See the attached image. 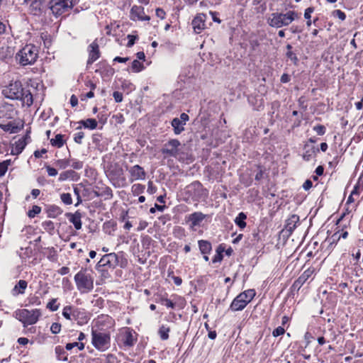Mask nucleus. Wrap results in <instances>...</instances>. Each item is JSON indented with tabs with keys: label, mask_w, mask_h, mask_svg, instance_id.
<instances>
[{
	"label": "nucleus",
	"mask_w": 363,
	"mask_h": 363,
	"mask_svg": "<svg viewBox=\"0 0 363 363\" xmlns=\"http://www.w3.org/2000/svg\"><path fill=\"white\" fill-rule=\"evenodd\" d=\"M2 94L12 100H20L23 104L30 106L33 104V95L29 90L23 88L20 81L11 82L2 89Z\"/></svg>",
	"instance_id": "1"
},
{
	"label": "nucleus",
	"mask_w": 363,
	"mask_h": 363,
	"mask_svg": "<svg viewBox=\"0 0 363 363\" xmlns=\"http://www.w3.org/2000/svg\"><path fill=\"white\" fill-rule=\"evenodd\" d=\"M99 323V320H98L96 322V325L91 328V343L96 350L104 352L110 347L111 335L107 330L96 328Z\"/></svg>",
	"instance_id": "2"
},
{
	"label": "nucleus",
	"mask_w": 363,
	"mask_h": 363,
	"mask_svg": "<svg viewBox=\"0 0 363 363\" xmlns=\"http://www.w3.org/2000/svg\"><path fill=\"white\" fill-rule=\"evenodd\" d=\"M38 57V48L28 44L21 49L16 55V60L21 66L33 65Z\"/></svg>",
	"instance_id": "3"
},
{
	"label": "nucleus",
	"mask_w": 363,
	"mask_h": 363,
	"mask_svg": "<svg viewBox=\"0 0 363 363\" xmlns=\"http://www.w3.org/2000/svg\"><path fill=\"white\" fill-rule=\"evenodd\" d=\"M298 18V13L294 11H289L285 13H273L267 18L268 24L273 28H279L287 26Z\"/></svg>",
	"instance_id": "4"
},
{
	"label": "nucleus",
	"mask_w": 363,
	"mask_h": 363,
	"mask_svg": "<svg viewBox=\"0 0 363 363\" xmlns=\"http://www.w3.org/2000/svg\"><path fill=\"white\" fill-rule=\"evenodd\" d=\"M74 281L81 294L89 293L94 289V277L85 269H82L75 274Z\"/></svg>",
	"instance_id": "5"
},
{
	"label": "nucleus",
	"mask_w": 363,
	"mask_h": 363,
	"mask_svg": "<svg viewBox=\"0 0 363 363\" xmlns=\"http://www.w3.org/2000/svg\"><path fill=\"white\" fill-rule=\"evenodd\" d=\"M255 294L254 289H248L240 293L233 299L230 309L232 311H242L253 299Z\"/></svg>",
	"instance_id": "6"
},
{
	"label": "nucleus",
	"mask_w": 363,
	"mask_h": 363,
	"mask_svg": "<svg viewBox=\"0 0 363 363\" xmlns=\"http://www.w3.org/2000/svg\"><path fill=\"white\" fill-rule=\"evenodd\" d=\"M40 315L41 312L39 309H34L31 311L28 309H20L15 312L16 318L23 324L27 325L35 324Z\"/></svg>",
	"instance_id": "7"
},
{
	"label": "nucleus",
	"mask_w": 363,
	"mask_h": 363,
	"mask_svg": "<svg viewBox=\"0 0 363 363\" xmlns=\"http://www.w3.org/2000/svg\"><path fill=\"white\" fill-rule=\"evenodd\" d=\"M79 0H51L50 9L55 16H60L69 11Z\"/></svg>",
	"instance_id": "8"
},
{
	"label": "nucleus",
	"mask_w": 363,
	"mask_h": 363,
	"mask_svg": "<svg viewBox=\"0 0 363 363\" xmlns=\"http://www.w3.org/2000/svg\"><path fill=\"white\" fill-rule=\"evenodd\" d=\"M180 145L181 143L177 139H171L163 145L161 152L165 157H176L179 154Z\"/></svg>",
	"instance_id": "9"
},
{
	"label": "nucleus",
	"mask_w": 363,
	"mask_h": 363,
	"mask_svg": "<svg viewBox=\"0 0 363 363\" xmlns=\"http://www.w3.org/2000/svg\"><path fill=\"white\" fill-rule=\"evenodd\" d=\"M118 256L116 253H108L101 258L96 264V269H99L101 267L115 268L118 264Z\"/></svg>",
	"instance_id": "10"
},
{
	"label": "nucleus",
	"mask_w": 363,
	"mask_h": 363,
	"mask_svg": "<svg viewBox=\"0 0 363 363\" xmlns=\"http://www.w3.org/2000/svg\"><path fill=\"white\" fill-rule=\"evenodd\" d=\"M189 120V116L185 113H182L179 118H174L172 121L171 124L175 135H179L184 130V125Z\"/></svg>",
	"instance_id": "11"
},
{
	"label": "nucleus",
	"mask_w": 363,
	"mask_h": 363,
	"mask_svg": "<svg viewBox=\"0 0 363 363\" xmlns=\"http://www.w3.org/2000/svg\"><path fill=\"white\" fill-rule=\"evenodd\" d=\"M130 19L133 21H149L150 18L145 15L143 6L135 5L130 10Z\"/></svg>",
	"instance_id": "12"
},
{
	"label": "nucleus",
	"mask_w": 363,
	"mask_h": 363,
	"mask_svg": "<svg viewBox=\"0 0 363 363\" xmlns=\"http://www.w3.org/2000/svg\"><path fill=\"white\" fill-rule=\"evenodd\" d=\"M206 15L204 13L197 14L191 22L193 29L197 34L200 33L206 28Z\"/></svg>",
	"instance_id": "13"
},
{
	"label": "nucleus",
	"mask_w": 363,
	"mask_h": 363,
	"mask_svg": "<svg viewBox=\"0 0 363 363\" xmlns=\"http://www.w3.org/2000/svg\"><path fill=\"white\" fill-rule=\"evenodd\" d=\"M130 174V180H144L146 177V173L144 169L138 164L131 167L129 169Z\"/></svg>",
	"instance_id": "14"
},
{
	"label": "nucleus",
	"mask_w": 363,
	"mask_h": 363,
	"mask_svg": "<svg viewBox=\"0 0 363 363\" xmlns=\"http://www.w3.org/2000/svg\"><path fill=\"white\" fill-rule=\"evenodd\" d=\"M314 270L308 269L294 282L291 288L294 291H298L303 284L313 274Z\"/></svg>",
	"instance_id": "15"
},
{
	"label": "nucleus",
	"mask_w": 363,
	"mask_h": 363,
	"mask_svg": "<svg viewBox=\"0 0 363 363\" xmlns=\"http://www.w3.org/2000/svg\"><path fill=\"white\" fill-rule=\"evenodd\" d=\"M100 57V52L99 45L96 42H93L89 46V59L87 65H91L94 62Z\"/></svg>",
	"instance_id": "16"
},
{
	"label": "nucleus",
	"mask_w": 363,
	"mask_h": 363,
	"mask_svg": "<svg viewBox=\"0 0 363 363\" xmlns=\"http://www.w3.org/2000/svg\"><path fill=\"white\" fill-rule=\"evenodd\" d=\"M303 159L306 161H310L314 158L317 153L319 152V149L314 145L306 143L303 148Z\"/></svg>",
	"instance_id": "17"
},
{
	"label": "nucleus",
	"mask_w": 363,
	"mask_h": 363,
	"mask_svg": "<svg viewBox=\"0 0 363 363\" xmlns=\"http://www.w3.org/2000/svg\"><path fill=\"white\" fill-rule=\"evenodd\" d=\"M73 320L77 321L78 324L82 325L87 323L89 317L84 309L74 308L72 314Z\"/></svg>",
	"instance_id": "18"
},
{
	"label": "nucleus",
	"mask_w": 363,
	"mask_h": 363,
	"mask_svg": "<svg viewBox=\"0 0 363 363\" xmlns=\"http://www.w3.org/2000/svg\"><path fill=\"white\" fill-rule=\"evenodd\" d=\"M30 139L28 135H25L24 137L21 138L15 143V146L13 147L11 150V153L13 155H18L20 154L23 150L25 148L26 145L28 143V140Z\"/></svg>",
	"instance_id": "19"
},
{
	"label": "nucleus",
	"mask_w": 363,
	"mask_h": 363,
	"mask_svg": "<svg viewBox=\"0 0 363 363\" xmlns=\"http://www.w3.org/2000/svg\"><path fill=\"white\" fill-rule=\"evenodd\" d=\"M206 218V215L201 212H194L188 216V220L191 222V226H199L201 222Z\"/></svg>",
	"instance_id": "20"
},
{
	"label": "nucleus",
	"mask_w": 363,
	"mask_h": 363,
	"mask_svg": "<svg viewBox=\"0 0 363 363\" xmlns=\"http://www.w3.org/2000/svg\"><path fill=\"white\" fill-rule=\"evenodd\" d=\"M67 216L69 218V222H71L77 230L82 228V215L79 211H76L74 213H67Z\"/></svg>",
	"instance_id": "21"
},
{
	"label": "nucleus",
	"mask_w": 363,
	"mask_h": 363,
	"mask_svg": "<svg viewBox=\"0 0 363 363\" xmlns=\"http://www.w3.org/2000/svg\"><path fill=\"white\" fill-rule=\"evenodd\" d=\"M299 222V216L297 215H291L286 220V229L289 233H292L296 227V224Z\"/></svg>",
	"instance_id": "22"
},
{
	"label": "nucleus",
	"mask_w": 363,
	"mask_h": 363,
	"mask_svg": "<svg viewBox=\"0 0 363 363\" xmlns=\"http://www.w3.org/2000/svg\"><path fill=\"white\" fill-rule=\"evenodd\" d=\"M27 285L28 284L25 280L18 281V284L12 289V294L16 296L24 294Z\"/></svg>",
	"instance_id": "23"
},
{
	"label": "nucleus",
	"mask_w": 363,
	"mask_h": 363,
	"mask_svg": "<svg viewBox=\"0 0 363 363\" xmlns=\"http://www.w3.org/2000/svg\"><path fill=\"white\" fill-rule=\"evenodd\" d=\"M199 247L203 255H208L211 252L212 247L210 242L201 240L199 241Z\"/></svg>",
	"instance_id": "24"
},
{
	"label": "nucleus",
	"mask_w": 363,
	"mask_h": 363,
	"mask_svg": "<svg viewBox=\"0 0 363 363\" xmlns=\"http://www.w3.org/2000/svg\"><path fill=\"white\" fill-rule=\"evenodd\" d=\"M62 213V210L57 206L51 205L48 208V215L50 218H56Z\"/></svg>",
	"instance_id": "25"
},
{
	"label": "nucleus",
	"mask_w": 363,
	"mask_h": 363,
	"mask_svg": "<svg viewBox=\"0 0 363 363\" xmlns=\"http://www.w3.org/2000/svg\"><path fill=\"white\" fill-rule=\"evenodd\" d=\"M84 128L89 130H94L97 128V121L94 118H88L86 120H82L79 122Z\"/></svg>",
	"instance_id": "26"
},
{
	"label": "nucleus",
	"mask_w": 363,
	"mask_h": 363,
	"mask_svg": "<svg viewBox=\"0 0 363 363\" xmlns=\"http://www.w3.org/2000/svg\"><path fill=\"white\" fill-rule=\"evenodd\" d=\"M170 328L166 325H162L158 330V335L161 340H167L169 338Z\"/></svg>",
	"instance_id": "27"
},
{
	"label": "nucleus",
	"mask_w": 363,
	"mask_h": 363,
	"mask_svg": "<svg viewBox=\"0 0 363 363\" xmlns=\"http://www.w3.org/2000/svg\"><path fill=\"white\" fill-rule=\"evenodd\" d=\"M246 218L247 216L243 212H240L235 218V223L240 228L243 229L246 227Z\"/></svg>",
	"instance_id": "28"
},
{
	"label": "nucleus",
	"mask_w": 363,
	"mask_h": 363,
	"mask_svg": "<svg viewBox=\"0 0 363 363\" xmlns=\"http://www.w3.org/2000/svg\"><path fill=\"white\" fill-rule=\"evenodd\" d=\"M50 143L54 147H57L58 148L62 147L65 144L63 135L61 134L56 135L55 138L50 140Z\"/></svg>",
	"instance_id": "29"
},
{
	"label": "nucleus",
	"mask_w": 363,
	"mask_h": 363,
	"mask_svg": "<svg viewBox=\"0 0 363 363\" xmlns=\"http://www.w3.org/2000/svg\"><path fill=\"white\" fill-rule=\"evenodd\" d=\"M73 311H74V308L71 306H66L64 307L62 310V315L67 320H73L72 314Z\"/></svg>",
	"instance_id": "30"
},
{
	"label": "nucleus",
	"mask_w": 363,
	"mask_h": 363,
	"mask_svg": "<svg viewBox=\"0 0 363 363\" xmlns=\"http://www.w3.org/2000/svg\"><path fill=\"white\" fill-rule=\"evenodd\" d=\"M287 52L286 53V57L291 61L294 65H296L298 62V59L296 55L291 51L292 46L289 44L286 45Z\"/></svg>",
	"instance_id": "31"
},
{
	"label": "nucleus",
	"mask_w": 363,
	"mask_h": 363,
	"mask_svg": "<svg viewBox=\"0 0 363 363\" xmlns=\"http://www.w3.org/2000/svg\"><path fill=\"white\" fill-rule=\"evenodd\" d=\"M145 189V185L140 184H135L132 186L131 191L134 196H138L144 192Z\"/></svg>",
	"instance_id": "32"
},
{
	"label": "nucleus",
	"mask_w": 363,
	"mask_h": 363,
	"mask_svg": "<svg viewBox=\"0 0 363 363\" xmlns=\"http://www.w3.org/2000/svg\"><path fill=\"white\" fill-rule=\"evenodd\" d=\"M75 172L73 170H67L60 173L58 180L60 182H64L69 178L73 177L75 175Z\"/></svg>",
	"instance_id": "33"
},
{
	"label": "nucleus",
	"mask_w": 363,
	"mask_h": 363,
	"mask_svg": "<svg viewBox=\"0 0 363 363\" xmlns=\"http://www.w3.org/2000/svg\"><path fill=\"white\" fill-rule=\"evenodd\" d=\"M55 353L60 360H67V356L65 355V351L61 346H57L55 347Z\"/></svg>",
	"instance_id": "34"
},
{
	"label": "nucleus",
	"mask_w": 363,
	"mask_h": 363,
	"mask_svg": "<svg viewBox=\"0 0 363 363\" xmlns=\"http://www.w3.org/2000/svg\"><path fill=\"white\" fill-rule=\"evenodd\" d=\"M60 199L65 205H71L72 203V196L69 193H62L60 195Z\"/></svg>",
	"instance_id": "35"
},
{
	"label": "nucleus",
	"mask_w": 363,
	"mask_h": 363,
	"mask_svg": "<svg viewBox=\"0 0 363 363\" xmlns=\"http://www.w3.org/2000/svg\"><path fill=\"white\" fill-rule=\"evenodd\" d=\"M57 298L51 299L47 304V308L51 311H56L58 310L60 305L57 303Z\"/></svg>",
	"instance_id": "36"
},
{
	"label": "nucleus",
	"mask_w": 363,
	"mask_h": 363,
	"mask_svg": "<svg viewBox=\"0 0 363 363\" xmlns=\"http://www.w3.org/2000/svg\"><path fill=\"white\" fill-rule=\"evenodd\" d=\"M132 69L135 72H140L143 68V65L138 60H135L132 62Z\"/></svg>",
	"instance_id": "37"
},
{
	"label": "nucleus",
	"mask_w": 363,
	"mask_h": 363,
	"mask_svg": "<svg viewBox=\"0 0 363 363\" xmlns=\"http://www.w3.org/2000/svg\"><path fill=\"white\" fill-rule=\"evenodd\" d=\"M41 212V208L38 206H33L32 209L28 212V216L29 218H34L36 215L39 214Z\"/></svg>",
	"instance_id": "38"
},
{
	"label": "nucleus",
	"mask_w": 363,
	"mask_h": 363,
	"mask_svg": "<svg viewBox=\"0 0 363 363\" xmlns=\"http://www.w3.org/2000/svg\"><path fill=\"white\" fill-rule=\"evenodd\" d=\"M9 164L10 160H6L0 162V177H2L6 174Z\"/></svg>",
	"instance_id": "39"
},
{
	"label": "nucleus",
	"mask_w": 363,
	"mask_h": 363,
	"mask_svg": "<svg viewBox=\"0 0 363 363\" xmlns=\"http://www.w3.org/2000/svg\"><path fill=\"white\" fill-rule=\"evenodd\" d=\"M70 161L69 160H58L55 162L57 167L60 169H65L69 166Z\"/></svg>",
	"instance_id": "40"
},
{
	"label": "nucleus",
	"mask_w": 363,
	"mask_h": 363,
	"mask_svg": "<svg viewBox=\"0 0 363 363\" xmlns=\"http://www.w3.org/2000/svg\"><path fill=\"white\" fill-rule=\"evenodd\" d=\"M160 302L162 304L165 305L168 308H174V307H175L174 303H173L171 300H169L164 296L160 298Z\"/></svg>",
	"instance_id": "41"
},
{
	"label": "nucleus",
	"mask_w": 363,
	"mask_h": 363,
	"mask_svg": "<svg viewBox=\"0 0 363 363\" xmlns=\"http://www.w3.org/2000/svg\"><path fill=\"white\" fill-rule=\"evenodd\" d=\"M313 9L311 7H309L305 10L304 13V18L307 19L306 25L308 26H311V14L313 13Z\"/></svg>",
	"instance_id": "42"
},
{
	"label": "nucleus",
	"mask_w": 363,
	"mask_h": 363,
	"mask_svg": "<svg viewBox=\"0 0 363 363\" xmlns=\"http://www.w3.org/2000/svg\"><path fill=\"white\" fill-rule=\"evenodd\" d=\"M124 344L126 346H133L134 345V340L131 333H128L126 334Z\"/></svg>",
	"instance_id": "43"
},
{
	"label": "nucleus",
	"mask_w": 363,
	"mask_h": 363,
	"mask_svg": "<svg viewBox=\"0 0 363 363\" xmlns=\"http://www.w3.org/2000/svg\"><path fill=\"white\" fill-rule=\"evenodd\" d=\"M69 161L72 162L71 164L69 163V165H71L73 169H81L83 167V162L79 160H71Z\"/></svg>",
	"instance_id": "44"
},
{
	"label": "nucleus",
	"mask_w": 363,
	"mask_h": 363,
	"mask_svg": "<svg viewBox=\"0 0 363 363\" xmlns=\"http://www.w3.org/2000/svg\"><path fill=\"white\" fill-rule=\"evenodd\" d=\"M313 130L315 131L318 135H323L325 133V127L323 125H317L313 127Z\"/></svg>",
	"instance_id": "45"
},
{
	"label": "nucleus",
	"mask_w": 363,
	"mask_h": 363,
	"mask_svg": "<svg viewBox=\"0 0 363 363\" xmlns=\"http://www.w3.org/2000/svg\"><path fill=\"white\" fill-rule=\"evenodd\" d=\"M50 330L53 334H58L61 330V324L59 323H53L50 327Z\"/></svg>",
	"instance_id": "46"
},
{
	"label": "nucleus",
	"mask_w": 363,
	"mask_h": 363,
	"mask_svg": "<svg viewBox=\"0 0 363 363\" xmlns=\"http://www.w3.org/2000/svg\"><path fill=\"white\" fill-rule=\"evenodd\" d=\"M347 235L348 233L347 231H345L340 235L337 233H335L332 235L331 239L333 240V242H334L335 240H340V238L345 239L347 238Z\"/></svg>",
	"instance_id": "47"
},
{
	"label": "nucleus",
	"mask_w": 363,
	"mask_h": 363,
	"mask_svg": "<svg viewBox=\"0 0 363 363\" xmlns=\"http://www.w3.org/2000/svg\"><path fill=\"white\" fill-rule=\"evenodd\" d=\"M333 16L338 18L341 21H344L346 18L345 13L339 9L335 10L333 12Z\"/></svg>",
	"instance_id": "48"
},
{
	"label": "nucleus",
	"mask_w": 363,
	"mask_h": 363,
	"mask_svg": "<svg viewBox=\"0 0 363 363\" xmlns=\"http://www.w3.org/2000/svg\"><path fill=\"white\" fill-rule=\"evenodd\" d=\"M285 333V330L281 326H279L277 328H275L273 332L272 335L274 337H278L281 335H283Z\"/></svg>",
	"instance_id": "49"
},
{
	"label": "nucleus",
	"mask_w": 363,
	"mask_h": 363,
	"mask_svg": "<svg viewBox=\"0 0 363 363\" xmlns=\"http://www.w3.org/2000/svg\"><path fill=\"white\" fill-rule=\"evenodd\" d=\"M84 134L83 132H78L76 134H74V140L75 143L78 144L82 143V140L84 138Z\"/></svg>",
	"instance_id": "50"
},
{
	"label": "nucleus",
	"mask_w": 363,
	"mask_h": 363,
	"mask_svg": "<svg viewBox=\"0 0 363 363\" xmlns=\"http://www.w3.org/2000/svg\"><path fill=\"white\" fill-rule=\"evenodd\" d=\"M189 189H190V190L191 189H194V190H201L202 189V185L200 182H194L192 184H191L189 186H188Z\"/></svg>",
	"instance_id": "51"
},
{
	"label": "nucleus",
	"mask_w": 363,
	"mask_h": 363,
	"mask_svg": "<svg viewBox=\"0 0 363 363\" xmlns=\"http://www.w3.org/2000/svg\"><path fill=\"white\" fill-rule=\"evenodd\" d=\"M23 2L26 4L30 3V6L33 8H35V9H39L40 3L37 0H23Z\"/></svg>",
	"instance_id": "52"
},
{
	"label": "nucleus",
	"mask_w": 363,
	"mask_h": 363,
	"mask_svg": "<svg viewBox=\"0 0 363 363\" xmlns=\"http://www.w3.org/2000/svg\"><path fill=\"white\" fill-rule=\"evenodd\" d=\"M113 96L116 103H120L123 101V94L119 91H114L113 93Z\"/></svg>",
	"instance_id": "53"
},
{
	"label": "nucleus",
	"mask_w": 363,
	"mask_h": 363,
	"mask_svg": "<svg viewBox=\"0 0 363 363\" xmlns=\"http://www.w3.org/2000/svg\"><path fill=\"white\" fill-rule=\"evenodd\" d=\"M147 193L150 194H154L157 191V188L153 185L152 182L150 181L148 182V186H147Z\"/></svg>",
	"instance_id": "54"
},
{
	"label": "nucleus",
	"mask_w": 363,
	"mask_h": 363,
	"mask_svg": "<svg viewBox=\"0 0 363 363\" xmlns=\"http://www.w3.org/2000/svg\"><path fill=\"white\" fill-rule=\"evenodd\" d=\"M47 172L50 177H55L57 174V171L55 168L48 166L46 167Z\"/></svg>",
	"instance_id": "55"
},
{
	"label": "nucleus",
	"mask_w": 363,
	"mask_h": 363,
	"mask_svg": "<svg viewBox=\"0 0 363 363\" xmlns=\"http://www.w3.org/2000/svg\"><path fill=\"white\" fill-rule=\"evenodd\" d=\"M128 42L127 43V47L130 48L134 45L135 40H136L137 36L133 35H128Z\"/></svg>",
	"instance_id": "56"
},
{
	"label": "nucleus",
	"mask_w": 363,
	"mask_h": 363,
	"mask_svg": "<svg viewBox=\"0 0 363 363\" xmlns=\"http://www.w3.org/2000/svg\"><path fill=\"white\" fill-rule=\"evenodd\" d=\"M165 15H166V13L163 9H160V8L156 9V16L158 18H160L161 19H164L165 18Z\"/></svg>",
	"instance_id": "57"
},
{
	"label": "nucleus",
	"mask_w": 363,
	"mask_h": 363,
	"mask_svg": "<svg viewBox=\"0 0 363 363\" xmlns=\"http://www.w3.org/2000/svg\"><path fill=\"white\" fill-rule=\"evenodd\" d=\"M312 182L309 179H307L303 184V188L305 189V190H308L310 189L311 187H312Z\"/></svg>",
	"instance_id": "58"
},
{
	"label": "nucleus",
	"mask_w": 363,
	"mask_h": 363,
	"mask_svg": "<svg viewBox=\"0 0 363 363\" xmlns=\"http://www.w3.org/2000/svg\"><path fill=\"white\" fill-rule=\"evenodd\" d=\"M290 76L288 74H283L280 79L281 82L282 83H287L290 81Z\"/></svg>",
	"instance_id": "59"
},
{
	"label": "nucleus",
	"mask_w": 363,
	"mask_h": 363,
	"mask_svg": "<svg viewBox=\"0 0 363 363\" xmlns=\"http://www.w3.org/2000/svg\"><path fill=\"white\" fill-rule=\"evenodd\" d=\"M69 272V269L67 267H62L58 270V273L61 275H65Z\"/></svg>",
	"instance_id": "60"
},
{
	"label": "nucleus",
	"mask_w": 363,
	"mask_h": 363,
	"mask_svg": "<svg viewBox=\"0 0 363 363\" xmlns=\"http://www.w3.org/2000/svg\"><path fill=\"white\" fill-rule=\"evenodd\" d=\"M70 104L72 107H74L78 104V99L74 95H72L70 98Z\"/></svg>",
	"instance_id": "61"
},
{
	"label": "nucleus",
	"mask_w": 363,
	"mask_h": 363,
	"mask_svg": "<svg viewBox=\"0 0 363 363\" xmlns=\"http://www.w3.org/2000/svg\"><path fill=\"white\" fill-rule=\"evenodd\" d=\"M128 60H129L128 57H116L113 59L114 62H121V63L126 62Z\"/></svg>",
	"instance_id": "62"
},
{
	"label": "nucleus",
	"mask_w": 363,
	"mask_h": 363,
	"mask_svg": "<svg viewBox=\"0 0 363 363\" xmlns=\"http://www.w3.org/2000/svg\"><path fill=\"white\" fill-rule=\"evenodd\" d=\"M77 342H72V343H67L66 345V350H71L72 349H73L74 347H77Z\"/></svg>",
	"instance_id": "63"
},
{
	"label": "nucleus",
	"mask_w": 363,
	"mask_h": 363,
	"mask_svg": "<svg viewBox=\"0 0 363 363\" xmlns=\"http://www.w3.org/2000/svg\"><path fill=\"white\" fill-rule=\"evenodd\" d=\"M315 172L318 176H321L323 174L324 168L322 166H318Z\"/></svg>",
	"instance_id": "64"
}]
</instances>
